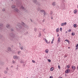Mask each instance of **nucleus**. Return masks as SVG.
Listing matches in <instances>:
<instances>
[{
	"label": "nucleus",
	"mask_w": 78,
	"mask_h": 78,
	"mask_svg": "<svg viewBox=\"0 0 78 78\" xmlns=\"http://www.w3.org/2000/svg\"><path fill=\"white\" fill-rule=\"evenodd\" d=\"M14 12H18L19 11V9H18L17 8H15L14 9Z\"/></svg>",
	"instance_id": "obj_6"
},
{
	"label": "nucleus",
	"mask_w": 78,
	"mask_h": 78,
	"mask_svg": "<svg viewBox=\"0 0 78 78\" xmlns=\"http://www.w3.org/2000/svg\"><path fill=\"white\" fill-rule=\"evenodd\" d=\"M58 68H59V69H60V66H59V65L58 66Z\"/></svg>",
	"instance_id": "obj_42"
},
{
	"label": "nucleus",
	"mask_w": 78,
	"mask_h": 78,
	"mask_svg": "<svg viewBox=\"0 0 78 78\" xmlns=\"http://www.w3.org/2000/svg\"><path fill=\"white\" fill-rule=\"evenodd\" d=\"M41 12H44L45 11H44V10H41L40 11Z\"/></svg>",
	"instance_id": "obj_21"
},
{
	"label": "nucleus",
	"mask_w": 78,
	"mask_h": 78,
	"mask_svg": "<svg viewBox=\"0 0 78 78\" xmlns=\"http://www.w3.org/2000/svg\"><path fill=\"white\" fill-rule=\"evenodd\" d=\"M21 8H22V9H23L24 10H25V9L24 7H23V6H22L21 7Z\"/></svg>",
	"instance_id": "obj_14"
},
{
	"label": "nucleus",
	"mask_w": 78,
	"mask_h": 78,
	"mask_svg": "<svg viewBox=\"0 0 78 78\" xmlns=\"http://www.w3.org/2000/svg\"><path fill=\"white\" fill-rule=\"evenodd\" d=\"M23 33H24V31H23V32H21V33H22V34H23Z\"/></svg>",
	"instance_id": "obj_49"
},
{
	"label": "nucleus",
	"mask_w": 78,
	"mask_h": 78,
	"mask_svg": "<svg viewBox=\"0 0 78 78\" xmlns=\"http://www.w3.org/2000/svg\"><path fill=\"white\" fill-rule=\"evenodd\" d=\"M78 44H76V48H77V47H78Z\"/></svg>",
	"instance_id": "obj_35"
},
{
	"label": "nucleus",
	"mask_w": 78,
	"mask_h": 78,
	"mask_svg": "<svg viewBox=\"0 0 78 78\" xmlns=\"http://www.w3.org/2000/svg\"><path fill=\"white\" fill-rule=\"evenodd\" d=\"M33 1V3H35V4H36V3H37V0H32Z\"/></svg>",
	"instance_id": "obj_8"
},
{
	"label": "nucleus",
	"mask_w": 78,
	"mask_h": 78,
	"mask_svg": "<svg viewBox=\"0 0 78 78\" xmlns=\"http://www.w3.org/2000/svg\"><path fill=\"white\" fill-rule=\"evenodd\" d=\"M7 50L9 51H11V48L10 47H8L7 48Z\"/></svg>",
	"instance_id": "obj_7"
},
{
	"label": "nucleus",
	"mask_w": 78,
	"mask_h": 78,
	"mask_svg": "<svg viewBox=\"0 0 78 78\" xmlns=\"http://www.w3.org/2000/svg\"><path fill=\"white\" fill-rule=\"evenodd\" d=\"M71 31V29H69L68 30V32H70V31Z\"/></svg>",
	"instance_id": "obj_40"
},
{
	"label": "nucleus",
	"mask_w": 78,
	"mask_h": 78,
	"mask_svg": "<svg viewBox=\"0 0 78 78\" xmlns=\"http://www.w3.org/2000/svg\"><path fill=\"white\" fill-rule=\"evenodd\" d=\"M77 70H78V66H77Z\"/></svg>",
	"instance_id": "obj_57"
},
{
	"label": "nucleus",
	"mask_w": 78,
	"mask_h": 78,
	"mask_svg": "<svg viewBox=\"0 0 78 78\" xmlns=\"http://www.w3.org/2000/svg\"><path fill=\"white\" fill-rule=\"evenodd\" d=\"M16 69H17H17H18V67L16 68Z\"/></svg>",
	"instance_id": "obj_62"
},
{
	"label": "nucleus",
	"mask_w": 78,
	"mask_h": 78,
	"mask_svg": "<svg viewBox=\"0 0 78 78\" xmlns=\"http://www.w3.org/2000/svg\"><path fill=\"white\" fill-rule=\"evenodd\" d=\"M45 53H48V49L45 50Z\"/></svg>",
	"instance_id": "obj_13"
},
{
	"label": "nucleus",
	"mask_w": 78,
	"mask_h": 78,
	"mask_svg": "<svg viewBox=\"0 0 78 78\" xmlns=\"http://www.w3.org/2000/svg\"><path fill=\"white\" fill-rule=\"evenodd\" d=\"M30 21L31 22H32V21H33V20H31V19H30Z\"/></svg>",
	"instance_id": "obj_55"
},
{
	"label": "nucleus",
	"mask_w": 78,
	"mask_h": 78,
	"mask_svg": "<svg viewBox=\"0 0 78 78\" xmlns=\"http://www.w3.org/2000/svg\"><path fill=\"white\" fill-rule=\"evenodd\" d=\"M17 25L18 27H19V29H22V27L21 26V24L20 23H18V24H17Z\"/></svg>",
	"instance_id": "obj_2"
},
{
	"label": "nucleus",
	"mask_w": 78,
	"mask_h": 78,
	"mask_svg": "<svg viewBox=\"0 0 78 78\" xmlns=\"http://www.w3.org/2000/svg\"><path fill=\"white\" fill-rule=\"evenodd\" d=\"M61 26H64L63 23H62L61 24Z\"/></svg>",
	"instance_id": "obj_39"
},
{
	"label": "nucleus",
	"mask_w": 78,
	"mask_h": 78,
	"mask_svg": "<svg viewBox=\"0 0 78 78\" xmlns=\"http://www.w3.org/2000/svg\"><path fill=\"white\" fill-rule=\"evenodd\" d=\"M19 47H21V44L20 43H19Z\"/></svg>",
	"instance_id": "obj_41"
},
{
	"label": "nucleus",
	"mask_w": 78,
	"mask_h": 78,
	"mask_svg": "<svg viewBox=\"0 0 78 78\" xmlns=\"http://www.w3.org/2000/svg\"><path fill=\"white\" fill-rule=\"evenodd\" d=\"M11 67H13V66H11Z\"/></svg>",
	"instance_id": "obj_58"
},
{
	"label": "nucleus",
	"mask_w": 78,
	"mask_h": 78,
	"mask_svg": "<svg viewBox=\"0 0 78 78\" xmlns=\"http://www.w3.org/2000/svg\"><path fill=\"white\" fill-rule=\"evenodd\" d=\"M36 30H37V29H36V28H34V30L35 31H36Z\"/></svg>",
	"instance_id": "obj_37"
},
{
	"label": "nucleus",
	"mask_w": 78,
	"mask_h": 78,
	"mask_svg": "<svg viewBox=\"0 0 78 78\" xmlns=\"http://www.w3.org/2000/svg\"><path fill=\"white\" fill-rule=\"evenodd\" d=\"M67 69H69L70 68V66H69V65L67 66H66Z\"/></svg>",
	"instance_id": "obj_25"
},
{
	"label": "nucleus",
	"mask_w": 78,
	"mask_h": 78,
	"mask_svg": "<svg viewBox=\"0 0 78 78\" xmlns=\"http://www.w3.org/2000/svg\"><path fill=\"white\" fill-rule=\"evenodd\" d=\"M6 27L7 28H10V25L7 24L6 25Z\"/></svg>",
	"instance_id": "obj_10"
},
{
	"label": "nucleus",
	"mask_w": 78,
	"mask_h": 78,
	"mask_svg": "<svg viewBox=\"0 0 78 78\" xmlns=\"http://www.w3.org/2000/svg\"><path fill=\"white\" fill-rule=\"evenodd\" d=\"M65 41H66V42H68L69 43V40H65Z\"/></svg>",
	"instance_id": "obj_29"
},
{
	"label": "nucleus",
	"mask_w": 78,
	"mask_h": 78,
	"mask_svg": "<svg viewBox=\"0 0 78 78\" xmlns=\"http://www.w3.org/2000/svg\"><path fill=\"white\" fill-rule=\"evenodd\" d=\"M32 62H33L34 63H35V61H34V60H32Z\"/></svg>",
	"instance_id": "obj_33"
},
{
	"label": "nucleus",
	"mask_w": 78,
	"mask_h": 78,
	"mask_svg": "<svg viewBox=\"0 0 78 78\" xmlns=\"http://www.w3.org/2000/svg\"><path fill=\"white\" fill-rule=\"evenodd\" d=\"M44 30H45V29L43 30V32H44Z\"/></svg>",
	"instance_id": "obj_53"
},
{
	"label": "nucleus",
	"mask_w": 78,
	"mask_h": 78,
	"mask_svg": "<svg viewBox=\"0 0 78 78\" xmlns=\"http://www.w3.org/2000/svg\"><path fill=\"white\" fill-rule=\"evenodd\" d=\"M51 14H53V12H51Z\"/></svg>",
	"instance_id": "obj_51"
},
{
	"label": "nucleus",
	"mask_w": 78,
	"mask_h": 78,
	"mask_svg": "<svg viewBox=\"0 0 78 78\" xmlns=\"http://www.w3.org/2000/svg\"><path fill=\"white\" fill-rule=\"evenodd\" d=\"M50 70L51 71H53V68H51Z\"/></svg>",
	"instance_id": "obj_20"
},
{
	"label": "nucleus",
	"mask_w": 78,
	"mask_h": 78,
	"mask_svg": "<svg viewBox=\"0 0 78 78\" xmlns=\"http://www.w3.org/2000/svg\"><path fill=\"white\" fill-rule=\"evenodd\" d=\"M23 63V61L22 60H21L20 62V63H21L22 64V63Z\"/></svg>",
	"instance_id": "obj_28"
},
{
	"label": "nucleus",
	"mask_w": 78,
	"mask_h": 78,
	"mask_svg": "<svg viewBox=\"0 0 78 78\" xmlns=\"http://www.w3.org/2000/svg\"><path fill=\"white\" fill-rule=\"evenodd\" d=\"M53 41H52L51 42V44H53Z\"/></svg>",
	"instance_id": "obj_56"
},
{
	"label": "nucleus",
	"mask_w": 78,
	"mask_h": 78,
	"mask_svg": "<svg viewBox=\"0 0 78 78\" xmlns=\"http://www.w3.org/2000/svg\"><path fill=\"white\" fill-rule=\"evenodd\" d=\"M44 22V20H43V22Z\"/></svg>",
	"instance_id": "obj_59"
},
{
	"label": "nucleus",
	"mask_w": 78,
	"mask_h": 78,
	"mask_svg": "<svg viewBox=\"0 0 78 78\" xmlns=\"http://www.w3.org/2000/svg\"><path fill=\"white\" fill-rule=\"evenodd\" d=\"M16 5H12L11 6V8H12V9H14V8H16Z\"/></svg>",
	"instance_id": "obj_12"
},
{
	"label": "nucleus",
	"mask_w": 78,
	"mask_h": 78,
	"mask_svg": "<svg viewBox=\"0 0 78 78\" xmlns=\"http://www.w3.org/2000/svg\"><path fill=\"white\" fill-rule=\"evenodd\" d=\"M4 73L5 74H7V73H8V71H6V70L5 71Z\"/></svg>",
	"instance_id": "obj_16"
},
{
	"label": "nucleus",
	"mask_w": 78,
	"mask_h": 78,
	"mask_svg": "<svg viewBox=\"0 0 78 78\" xmlns=\"http://www.w3.org/2000/svg\"><path fill=\"white\" fill-rule=\"evenodd\" d=\"M21 25H23V26L24 27H26L27 26V25L25 24V23H23V22H22L21 23Z\"/></svg>",
	"instance_id": "obj_4"
},
{
	"label": "nucleus",
	"mask_w": 78,
	"mask_h": 78,
	"mask_svg": "<svg viewBox=\"0 0 78 78\" xmlns=\"http://www.w3.org/2000/svg\"><path fill=\"white\" fill-rule=\"evenodd\" d=\"M10 36L14 39V38H15L16 37V35H15V34L14 33H11L10 34Z\"/></svg>",
	"instance_id": "obj_1"
},
{
	"label": "nucleus",
	"mask_w": 78,
	"mask_h": 78,
	"mask_svg": "<svg viewBox=\"0 0 78 78\" xmlns=\"http://www.w3.org/2000/svg\"><path fill=\"white\" fill-rule=\"evenodd\" d=\"M70 70L69 69H67L65 71V72L66 73H68L70 72Z\"/></svg>",
	"instance_id": "obj_5"
},
{
	"label": "nucleus",
	"mask_w": 78,
	"mask_h": 78,
	"mask_svg": "<svg viewBox=\"0 0 78 78\" xmlns=\"http://www.w3.org/2000/svg\"><path fill=\"white\" fill-rule=\"evenodd\" d=\"M12 63H13V64H14L15 62V61H14V60H13L12 61Z\"/></svg>",
	"instance_id": "obj_38"
},
{
	"label": "nucleus",
	"mask_w": 78,
	"mask_h": 78,
	"mask_svg": "<svg viewBox=\"0 0 78 78\" xmlns=\"http://www.w3.org/2000/svg\"><path fill=\"white\" fill-rule=\"evenodd\" d=\"M49 78H53V76H50Z\"/></svg>",
	"instance_id": "obj_48"
},
{
	"label": "nucleus",
	"mask_w": 78,
	"mask_h": 78,
	"mask_svg": "<svg viewBox=\"0 0 78 78\" xmlns=\"http://www.w3.org/2000/svg\"><path fill=\"white\" fill-rule=\"evenodd\" d=\"M65 57H67V56L66 55Z\"/></svg>",
	"instance_id": "obj_64"
},
{
	"label": "nucleus",
	"mask_w": 78,
	"mask_h": 78,
	"mask_svg": "<svg viewBox=\"0 0 78 78\" xmlns=\"http://www.w3.org/2000/svg\"><path fill=\"white\" fill-rule=\"evenodd\" d=\"M62 28H60V31H62Z\"/></svg>",
	"instance_id": "obj_36"
},
{
	"label": "nucleus",
	"mask_w": 78,
	"mask_h": 78,
	"mask_svg": "<svg viewBox=\"0 0 78 78\" xmlns=\"http://www.w3.org/2000/svg\"><path fill=\"white\" fill-rule=\"evenodd\" d=\"M51 19H53V17H51Z\"/></svg>",
	"instance_id": "obj_61"
},
{
	"label": "nucleus",
	"mask_w": 78,
	"mask_h": 78,
	"mask_svg": "<svg viewBox=\"0 0 78 78\" xmlns=\"http://www.w3.org/2000/svg\"><path fill=\"white\" fill-rule=\"evenodd\" d=\"M2 37H3V36L2 35H1L0 34V38H1Z\"/></svg>",
	"instance_id": "obj_45"
},
{
	"label": "nucleus",
	"mask_w": 78,
	"mask_h": 78,
	"mask_svg": "<svg viewBox=\"0 0 78 78\" xmlns=\"http://www.w3.org/2000/svg\"><path fill=\"white\" fill-rule=\"evenodd\" d=\"M2 11L4 12V11H5V8H3V9L2 10Z\"/></svg>",
	"instance_id": "obj_26"
},
{
	"label": "nucleus",
	"mask_w": 78,
	"mask_h": 78,
	"mask_svg": "<svg viewBox=\"0 0 78 78\" xmlns=\"http://www.w3.org/2000/svg\"><path fill=\"white\" fill-rule=\"evenodd\" d=\"M67 33V31H66V33Z\"/></svg>",
	"instance_id": "obj_63"
},
{
	"label": "nucleus",
	"mask_w": 78,
	"mask_h": 78,
	"mask_svg": "<svg viewBox=\"0 0 78 78\" xmlns=\"http://www.w3.org/2000/svg\"><path fill=\"white\" fill-rule=\"evenodd\" d=\"M78 47H77V48H76V49H78Z\"/></svg>",
	"instance_id": "obj_52"
},
{
	"label": "nucleus",
	"mask_w": 78,
	"mask_h": 78,
	"mask_svg": "<svg viewBox=\"0 0 78 78\" xmlns=\"http://www.w3.org/2000/svg\"><path fill=\"white\" fill-rule=\"evenodd\" d=\"M77 12V10L76 9H75L74 11V14H76V12Z\"/></svg>",
	"instance_id": "obj_17"
},
{
	"label": "nucleus",
	"mask_w": 78,
	"mask_h": 78,
	"mask_svg": "<svg viewBox=\"0 0 78 78\" xmlns=\"http://www.w3.org/2000/svg\"><path fill=\"white\" fill-rule=\"evenodd\" d=\"M58 34L57 36L58 37L59 36V34Z\"/></svg>",
	"instance_id": "obj_60"
},
{
	"label": "nucleus",
	"mask_w": 78,
	"mask_h": 78,
	"mask_svg": "<svg viewBox=\"0 0 78 78\" xmlns=\"http://www.w3.org/2000/svg\"><path fill=\"white\" fill-rule=\"evenodd\" d=\"M56 31L57 33L59 32V28H57L56 30Z\"/></svg>",
	"instance_id": "obj_15"
},
{
	"label": "nucleus",
	"mask_w": 78,
	"mask_h": 78,
	"mask_svg": "<svg viewBox=\"0 0 78 78\" xmlns=\"http://www.w3.org/2000/svg\"><path fill=\"white\" fill-rule=\"evenodd\" d=\"M58 42H60V37H58Z\"/></svg>",
	"instance_id": "obj_19"
},
{
	"label": "nucleus",
	"mask_w": 78,
	"mask_h": 78,
	"mask_svg": "<svg viewBox=\"0 0 78 78\" xmlns=\"http://www.w3.org/2000/svg\"><path fill=\"white\" fill-rule=\"evenodd\" d=\"M48 62H51V60H50V59H48Z\"/></svg>",
	"instance_id": "obj_31"
},
{
	"label": "nucleus",
	"mask_w": 78,
	"mask_h": 78,
	"mask_svg": "<svg viewBox=\"0 0 78 78\" xmlns=\"http://www.w3.org/2000/svg\"><path fill=\"white\" fill-rule=\"evenodd\" d=\"M75 33L73 32L72 33V36H75Z\"/></svg>",
	"instance_id": "obj_22"
},
{
	"label": "nucleus",
	"mask_w": 78,
	"mask_h": 78,
	"mask_svg": "<svg viewBox=\"0 0 78 78\" xmlns=\"http://www.w3.org/2000/svg\"><path fill=\"white\" fill-rule=\"evenodd\" d=\"M44 12V16L45 15V14H46V13L45 12V11Z\"/></svg>",
	"instance_id": "obj_30"
},
{
	"label": "nucleus",
	"mask_w": 78,
	"mask_h": 78,
	"mask_svg": "<svg viewBox=\"0 0 78 78\" xmlns=\"http://www.w3.org/2000/svg\"><path fill=\"white\" fill-rule=\"evenodd\" d=\"M45 41L47 43H48V41L47 40V39H45V38H44Z\"/></svg>",
	"instance_id": "obj_24"
},
{
	"label": "nucleus",
	"mask_w": 78,
	"mask_h": 78,
	"mask_svg": "<svg viewBox=\"0 0 78 78\" xmlns=\"http://www.w3.org/2000/svg\"><path fill=\"white\" fill-rule=\"evenodd\" d=\"M20 52H21V51H19L18 52V55H19V54L20 53Z\"/></svg>",
	"instance_id": "obj_32"
},
{
	"label": "nucleus",
	"mask_w": 78,
	"mask_h": 78,
	"mask_svg": "<svg viewBox=\"0 0 78 78\" xmlns=\"http://www.w3.org/2000/svg\"><path fill=\"white\" fill-rule=\"evenodd\" d=\"M41 34H39V37H41Z\"/></svg>",
	"instance_id": "obj_44"
},
{
	"label": "nucleus",
	"mask_w": 78,
	"mask_h": 78,
	"mask_svg": "<svg viewBox=\"0 0 78 78\" xmlns=\"http://www.w3.org/2000/svg\"><path fill=\"white\" fill-rule=\"evenodd\" d=\"M72 68L73 70H75V66H72Z\"/></svg>",
	"instance_id": "obj_11"
},
{
	"label": "nucleus",
	"mask_w": 78,
	"mask_h": 78,
	"mask_svg": "<svg viewBox=\"0 0 78 78\" xmlns=\"http://www.w3.org/2000/svg\"><path fill=\"white\" fill-rule=\"evenodd\" d=\"M11 31H14V30H13V29H12V28H11Z\"/></svg>",
	"instance_id": "obj_43"
},
{
	"label": "nucleus",
	"mask_w": 78,
	"mask_h": 78,
	"mask_svg": "<svg viewBox=\"0 0 78 78\" xmlns=\"http://www.w3.org/2000/svg\"><path fill=\"white\" fill-rule=\"evenodd\" d=\"M50 41H49L48 42V43H47V44H49V43H50Z\"/></svg>",
	"instance_id": "obj_54"
},
{
	"label": "nucleus",
	"mask_w": 78,
	"mask_h": 78,
	"mask_svg": "<svg viewBox=\"0 0 78 78\" xmlns=\"http://www.w3.org/2000/svg\"><path fill=\"white\" fill-rule=\"evenodd\" d=\"M52 6H55L56 5V2H54L52 3Z\"/></svg>",
	"instance_id": "obj_9"
},
{
	"label": "nucleus",
	"mask_w": 78,
	"mask_h": 78,
	"mask_svg": "<svg viewBox=\"0 0 78 78\" xmlns=\"http://www.w3.org/2000/svg\"><path fill=\"white\" fill-rule=\"evenodd\" d=\"M13 58L15 59H18L19 58V57L16 55H14L13 56Z\"/></svg>",
	"instance_id": "obj_3"
},
{
	"label": "nucleus",
	"mask_w": 78,
	"mask_h": 78,
	"mask_svg": "<svg viewBox=\"0 0 78 78\" xmlns=\"http://www.w3.org/2000/svg\"><path fill=\"white\" fill-rule=\"evenodd\" d=\"M66 24H67V23L65 22L63 23V25H66Z\"/></svg>",
	"instance_id": "obj_27"
},
{
	"label": "nucleus",
	"mask_w": 78,
	"mask_h": 78,
	"mask_svg": "<svg viewBox=\"0 0 78 78\" xmlns=\"http://www.w3.org/2000/svg\"><path fill=\"white\" fill-rule=\"evenodd\" d=\"M6 70L7 71H8V68L7 67V68H6Z\"/></svg>",
	"instance_id": "obj_46"
},
{
	"label": "nucleus",
	"mask_w": 78,
	"mask_h": 78,
	"mask_svg": "<svg viewBox=\"0 0 78 78\" xmlns=\"http://www.w3.org/2000/svg\"><path fill=\"white\" fill-rule=\"evenodd\" d=\"M73 26L74 28H76V24H74Z\"/></svg>",
	"instance_id": "obj_23"
},
{
	"label": "nucleus",
	"mask_w": 78,
	"mask_h": 78,
	"mask_svg": "<svg viewBox=\"0 0 78 78\" xmlns=\"http://www.w3.org/2000/svg\"><path fill=\"white\" fill-rule=\"evenodd\" d=\"M20 49L21 50H23V47H22L20 48Z\"/></svg>",
	"instance_id": "obj_34"
},
{
	"label": "nucleus",
	"mask_w": 78,
	"mask_h": 78,
	"mask_svg": "<svg viewBox=\"0 0 78 78\" xmlns=\"http://www.w3.org/2000/svg\"><path fill=\"white\" fill-rule=\"evenodd\" d=\"M54 41V37H53V39L52 40V41L53 42Z\"/></svg>",
	"instance_id": "obj_50"
},
{
	"label": "nucleus",
	"mask_w": 78,
	"mask_h": 78,
	"mask_svg": "<svg viewBox=\"0 0 78 78\" xmlns=\"http://www.w3.org/2000/svg\"><path fill=\"white\" fill-rule=\"evenodd\" d=\"M37 10H38V11H39L40 10V8H38L37 9Z\"/></svg>",
	"instance_id": "obj_47"
},
{
	"label": "nucleus",
	"mask_w": 78,
	"mask_h": 78,
	"mask_svg": "<svg viewBox=\"0 0 78 78\" xmlns=\"http://www.w3.org/2000/svg\"><path fill=\"white\" fill-rule=\"evenodd\" d=\"M3 24H2V23L1 24H0V28H1L2 27H3Z\"/></svg>",
	"instance_id": "obj_18"
}]
</instances>
